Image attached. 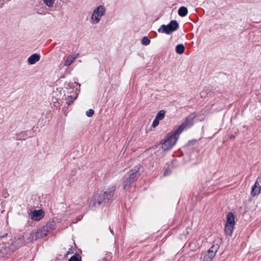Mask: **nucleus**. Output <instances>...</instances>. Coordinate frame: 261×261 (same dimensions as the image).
<instances>
[{"mask_svg":"<svg viewBox=\"0 0 261 261\" xmlns=\"http://www.w3.org/2000/svg\"><path fill=\"white\" fill-rule=\"evenodd\" d=\"M188 9L185 7H181L178 11V15L181 17H185L188 14Z\"/></svg>","mask_w":261,"mask_h":261,"instance_id":"2eb2a0df","label":"nucleus"},{"mask_svg":"<svg viewBox=\"0 0 261 261\" xmlns=\"http://www.w3.org/2000/svg\"><path fill=\"white\" fill-rule=\"evenodd\" d=\"M261 191V177H258L254 186L252 188L251 195L252 196H255L259 194Z\"/></svg>","mask_w":261,"mask_h":261,"instance_id":"1a4fd4ad","label":"nucleus"},{"mask_svg":"<svg viewBox=\"0 0 261 261\" xmlns=\"http://www.w3.org/2000/svg\"><path fill=\"white\" fill-rule=\"evenodd\" d=\"M106 8L102 5H99L96 8L92 14L91 20L93 24H97L101 20L102 17L105 15Z\"/></svg>","mask_w":261,"mask_h":261,"instance_id":"39448f33","label":"nucleus"},{"mask_svg":"<svg viewBox=\"0 0 261 261\" xmlns=\"http://www.w3.org/2000/svg\"><path fill=\"white\" fill-rule=\"evenodd\" d=\"M180 134L176 129L168 134L164 142L162 144V148L164 150L171 149L176 143Z\"/></svg>","mask_w":261,"mask_h":261,"instance_id":"20e7f679","label":"nucleus"},{"mask_svg":"<svg viewBox=\"0 0 261 261\" xmlns=\"http://www.w3.org/2000/svg\"><path fill=\"white\" fill-rule=\"evenodd\" d=\"M217 252V250L215 249L214 246L212 247L208 250L207 253L205 254L206 256H208L209 257L213 258L215 256L216 252Z\"/></svg>","mask_w":261,"mask_h":261,"instance_id":"f3484780","label":"nucleus"},{"mask_svg":"<svg viewBox=\"0 0 261 261\" xmlns=\"http://www.w3.org/2000/svg\"><path fill=\"white\" fill-rule=\"evenodd\" d=\"M44 217L43 211L41 210H35L31 213V219L33 220L39 221Z\"/></svg>","mask_w":261,"mask_h":261,"instance_id":"9d476101","label":"nucleus"},{"mask_svg":"<svg viewBox=\"0 0 261 261\" xmlns=\"http://www.w3.org/2000/svg\"><path fill=\"white\" fill-rule=\"evenodd\" d=\"M185 47L182 44H178L175 48V50L177 54L181 55L184 53Z\"/></svg>","mask_w":261,"mask_h":261,"instance_id":"dca6fc26","label":"nucleus"},{"mask_svg":"<svg viewBox=\"0 0 261 261\" xmlns=\"http://www.w3.org/2000/svg\"><path fill=\"white\" fill-rule=\"evenodd\" d=\"M68 261H82L81 256L76 253L75 254L72 256L68 260Z\"/></svg>","mask_w":261,"mask_h":261,"instance_id":"6ab92c4d","label":"nucleus"},{"mask_svg":"<svg viewBox=\"0 0 261 261\" xmlns=\"http://www.w3.org/2000/svg\"><path fill=\"white\" fill-rule=\"evenodd\" d=\"M111 232L112 233H113V230H111Z\"/></svg>","mask_w":261,"mask_h":261,"instance_id":"7c9ffc66","label":"nucleus"},{"mask_svg":"<svg viewBox=\"0 0 261 261\" xmlns=\"http://www.w3.org/2000/svg\"><path fill=\"white\" fill-rule=\"evenodd\" d=\"M73 253V251L72 249V247H71L69 249L68 251L66 253V256H67L68 255L72 254Z\"/></svg>","mask_w":261,"mask_h":261,"instance_id":"a878e982","label":"nucleus"},{"mask_svg":"<svg viewBox=\"0 0 261 261\" xmlns=\"http://www.w3.org/2000/svg\"><path fill=\"white\" fill-rule=\"evenodd\" d=\"M159 124V120L158 119H156V118H155V119H154L153 122H152V126L153 127H155L156 126H157Z\"/></svg>","mask_w":261,"mask_h":261,"instance_id":"5701e85b","label":"nucleus"},{"mask_svg":"<svg viewBox=\"0 0 261 261\" xmlns=\"http://www.w3.org/2000/svg\"><path fill=\"white\" fill-rule=\"evenodd\" d=\"M75 98H73V97H71L70 99L69 100H67L66 103L69 106L71 104H72L74 101V100L75 99Z\"/></svg>","mask_w":261,"mask_h":261,"instance_id":"b1692460","label":"nucleus"},{"mask_svg":"<svg viewBox=\"0 0 261 261\" xmlns=\"http://www.w3.org/2000/svg\"><path fill=\"white\" fill-rule=\"evenodd\" d=\"M165 112L164 110L160 111L156 114L155 118L159 120H162L165 117Z\"/></svg>","mask_w":261,"mask_h":261,"instance_id":"a211bd4d","label":"nucleus"},{"mask_svg":"<svg viewBox=\"0 0 261 261\" xmlns=\"http://www.w3.org/2000/svg\"><path fill=\"white\" fill-rule=\"evenodd\" d=\"M212 258L205 255L204 256L203 261H212Z\"/></svg>","mask_w":261,"mask_h":261,"instance_id":"393cba45","label":"nucleus"},{"mask_svg":"<svg viewBox=\"0 0 261 261\" xmlns=\"http://www.w3.org/2000/svg\"><path fill=\"white\" fill-rule=\"evenodd\" d=\"M169 172V171L168 170H166L164 172V175H166L168 174V172Z\"/></svg>","mask_w":261,"mask_h":261,"instance_id":"c85d7f7f","label":"nucleus"},{"mask_svg":"<svg viewBox=\"0 0 261 261\" xmlns=\"http://www.w3.org/2000/svg\"><path fill=\"white\" fill-rule=\"evenodd\" d=\"M55 0H43L45 5L48 7H52L54 6Z\"/></svg>","mask_w":261,"mask_h":261,"instance_id":"aec40b11","label":"nucleus"},{"mask_svg":"<svg viewBox=\"0 0 261 261\" xmlns=\"http://www.w3.org/2000/svg\"><path fill=\"white\" fill-rule=\"evenodd\" d=\"M226 224L234 225V217L231 212L228 213L227 215V221Z\"/></svg>","mask_w":261,"mask_h":261,"instance_id":"4468645a","label":"nucleus"},{"mask_svg":"<svg viewBox=\"0 0 261 261\" xmlns=\"http://www.w3.org/2000/svg\"><path fill=\"white\" fill-rule=\"evenodd\" d=\"M179 27V24L176 20H172L167 25H162L158 29L159 33L170 34L176 31Z\"/></svg>","mask_w":261,"mask_h":261,"instance_id":"423d86ee","label":"nucleus"},{"mask_svg":"<svg viewBox=\"0 0 261 261\" xmlns=\"http://www.w3.org/2000/svg\"><path fill=\"white\" fill-rule=\"evenodd\" d=\"M77 58V55L69 56L66 60L64 65L67 67L69 66Z\"/></svg>","mask_w":261,"mask_h":261,"instance_id":"ddd939ff","label":"nucleus"},{"mask_svg":"<svg viewBox=\"0 0 261 261\" xmlns=\"http://www.w3.org/2000/svg\"><path fill=\"white\" fill-rule=\"evenodd\" d=\"M111 258V253H109L107 255V256L106 258V261H109Z\"/></svg>","mask_w":261,"mask_h":261,"instance_id":"bb28decb","label":"nucleus"},{"mask_svg":"<svg viewBox=\"0 0 261 261\" xmlns=\"http://www.w3.org/2000/svg\"><path fill=\"white\" fill-rule=\"evenodd\" d=\"M141 42L142 44L147 45L150 43V40L147 37L145 36L143 37Z\"/></svg>","mask_w":261,"mask_h":261,"instance_id":"412c9836","label":"nucleus"},{"mask_svg":"<svg viewBox=\"0 0 261 261\" xmlns=\"http://www.w3.org/2000/svg\"><path fill=\"white\" fill-rule=\"evenodd\" d=\"M234 225L225 224L224 231L226 235L230 236L232 234Z\"/></svg>","mask_w":261,"mask_h":261,"instance_id":"f8f14e48","label":"nucleus"},{"mask_svg":"<svg viewBox=\"0 0 261 261\" xmlns=\"http://www.w3.org/2000/svg\"><path fill=\"white\" fill-rule=\"evenodd\" d=\"M94 113V111L93 109H89L86 112V115L88 117H92Z\"/></svg>","mask_w":261,"mask_h":261,"instance_id":"4be33fe9","label":"nucleus"},{"mask_svg":"<svg viewBox=\"0 0 261 261\" xmlns=\"http://www.w3.org/2000/svg\"><path fill=\"white\" fill-rule=\"evenodd\" d=\"M141 166H136L127 174H126L123 180V189L128 190L130 185L140 176L139 170Z\"/></svg>","mask_w":261,"mask_h":261,"instance_id":"7ed1b4c3","label":"nucleus"},{"mask_svg":"<svg viewBox=\"0 0 261 261\" xmlns=\"http://www.w3.org/2000/svg\"><path fill=\"white\" fill-rule=\"evenodd\" d=\"M40 59V56L39 55L34 54L28 58V62L30 64L33 65L39 61Z\"/></svg>","mask_w":261,"mask_h":261,"instance_id":"9b49d317","label":"nucleus"},{"mask_svg":"<svg viewBox=\"0 0 261 261\" xmlns=\"http://www.w3.org/2000/svg\"><path fill=\"white\" fill-rule=\"evenodd\" d=\"M53 229V224L52 223H48L46 225L42 227L41 228L38 229L37 231L35 233V240L42 239L44 237H46L47 235L48 232Z\"/></svg>","mask_w":261,"mask_h":261,"instance_id":"0eeeda50","label":"nucleus"},{"mask_svg":"<svg viewBox=\"0 0 261 261\" xmlns=\"http://www.w3.org/2000/svg\"><path fill=\"white\" fill-rule=\"evenodd\" d=\"M116 191V187L111 186L105 191H100L93 195L90 203L91 207H96L101 204H106L113 200Z\"/></svg>","mask_w":261,"mask_h":261,"instance_id":"f03ea898","label":"nucleus"},{"mask_svg":"<svg viewBox=\"0 0 261 261\" xmlns=\"http://www.w3.org/2000/svg\"><path fill=\"white\" fill-rule=\"evenodd\" d=\"M35 238L34 232H25L22 236L15 237L8 242H3L0 244V254L3 256L10 254L26 243L33 242Z\"/></svg>","mask_w":261,"mask_h":261,"instance_id":"f257e3e1","label":"nucleus"},{"mask_svg":"<svg viewBox=\"0 0 261 261\" xmlns=\"http://www.w3.org/2000/svg\"><path fill=\"white\" fill-rule=\"evenodd\" d=\"M7 236V233H5L4 235L2 236H0V239H2V238H4L5 237H6V236Z\"/></svg>","mask_w":261,"mask_h":261,"instance_id":"cd10ccee","label":"nucleus"},{"mask_svg":"<svg viewBox=\"0 0 261 261\" xmlns=\"http://www.w3.org/2000/svg\"><path fill=\"white\" fill-rule=\"evenodd\" d=\"M195 117V115L194 114L189 115L185 121L175 129L180 134L185 128H189L193 125V120Z\"/></svg>","mask_w":261,"mask_h":261,"instance_id":"6e6552de","label":"nucleus"},{"mask_svg":"<svg viewBox=\"0 0 261 261\" xmlns=\"http://www.w3.org/2000/svg\"><path fill=\"white\" fill-rule=\"evenodd\" d=\"M234 136H233V135L231 136V137H230V139H234Z\"/></svg>","mask_w":261,"mask_h":261,"instance_id":"c756f323","label":"nucleus"}]
</instances>
